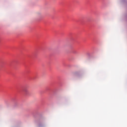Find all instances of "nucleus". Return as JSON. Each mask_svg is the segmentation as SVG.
Instances as JSON below:
<instances>
[{
	"mask_svg": "<svg viewBox=\"0 0 127 127\" xmlns=\"http://www.w3.org/2000/svg\"><path fill=\"white\" fill-rule=\"evenodd\" d=\"M81 74H79L78 75H77V78H81Z\"/></svg>",
	"mask_w": 127,
	"mask_h": 127,
	"instance_id": "nucleus-1",
	"label": "nucleus"
},
{
	"mask_svg": "<svg viewBox=\"0 0 127 127\" xmlns=\"http://www.w3.org/2000/svg\"><path fill=\"white\" fill-rule=\"evenodd\" d=\"M25 92L26 93V92H27L26 90H25Z\"/></svg>",
	"mask_w": 127,
	"mask_h": 127,
	"instance_id": "nucleus-2",
	"label": "nucleus"
}]
</instances>
